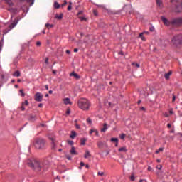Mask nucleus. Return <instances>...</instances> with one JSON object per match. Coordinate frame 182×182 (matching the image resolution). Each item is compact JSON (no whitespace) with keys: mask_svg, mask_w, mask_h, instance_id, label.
<instances>
[{"mask_svg":"<svg viewBox=\"0 0 182 182\" xmlns=\"http://www.w3.org/2000/svg\"><path fill=\"white\" fill-rule=\"evenodd\" d=\"M77 106L79 109H81V110L87 112L90 109V106H92V104H90V101H89L87 99L81 98L77 102Z\"/></svg>","mask_w":182,"mask_h":182,"instance_id":"nucleus-1","label":"nucleus"},{"mask_svg":"<svg viewBox=\"0 0 182 182\" xmlns=\"http://www.w3.org/2000/svg\"><path fill=\"white\" fill-rule=\"evenodd\" d=\"M161 21L162 22H164L166 26H170V25H182L181 17L173 18L171 21H168V20L166 17L161 16Z\"/></svg>","mask_w":182,"mask_h":182,"instance_id":"nucleus-2","label":"nucleus"},{"mask_svg":"<svg viewBox=\"0 0 182 182\" xmlns=\"http://www.w3.org/2000/svg\"><path fill=\"white\" fill-rule=\"evenodd\" d=\"M27 164L30 167H31V168L36 170V171H39V170L43 167V166L41 165V162H39V161H36L35 159L28 160Z\"/></svg>","mask_w":182,"mask_h":182,"instance_id":"nucleus-3","label":"nucleus"},{"mask_svg":"<svg viewBox=\"0 0 182 182\" xmlns=\"http://www.w3.org/2000/svg\"><path fill=\"white\" fill-rule=\"evenodd\" d=\"M46 141L43 138H38L36 140L34 147L38 150H43L46 148Z\"/></svg>","mask_w":182,"mask_h":182,"instance_id":"nucleus-4","label":"nucleus"},{"mask_svg":"<svg viewBox=\"0 0 182 182\" xmlns=\"http://www.w3.org/2000/svg\"><path fill=\"white\" fill-rule=\"evenodd\" d=\"M18 25V20H16V21L11 22V23H7L6 24V28H9L7 30L4 31V35H6L9 31H11V29H14Z\"/></svg>","mask_w":182,"mask_h":182,"instance_id":"nucleus-5","label":"nucleus"},{"mask_svg":"<svg viewBox=\"0 0 182 182\" xmlns=\"http://www.w3.org/2000/svg\"><path fill=\"white\" fill-rule=\"evenodd\" d=\"M182 42V35L178 34L176 35L171 40L173 45H180Z\"/></svg>","mask_w":182,"mask_h":182,"instance_id":"nucleus-6","label":"nucleus"},{"mask_svg":"<svg viewBox=\"0 0 182 182\" xmlns=\"http://www.w3.org/2000/svg\"><path fill=\"white\" fill-rule=\"evenodd\" d=\"M171 12H175L176 14H180V12H182V3L177 6L176 9H171Z\"/></svg>","mask_w":182,"mask_h":182,"instance_id":"nucleus-7","label":"nucleus"},{"mask_svg":"<svg viewBox=\"0 0 182 182\" xmlns=\"http://www.w3.org/2000/svg\"><path fill=\"white\" fill-rule=\"evenodd\" d=\"M43 99V95H42L41 94V92H37L35 95V100H36V102H42Z\"/></svg>","mask_w":182,"mask_h":182,"instance_id":"nucleus-8","label":"nucleus"},{"mask_svg":"<svg viewBox=\"0 0 182 182\" xmlns=\"http://www.w3.org/2000/svg\"><path fill=\"white\" fill-rule=\"evenodd\" d=\"M156 5L160 8V9H163L164 6L163 5V0H156Z\"/></svg>","mask_w":182,"mask_h":182,"instance_id":"nucleus-9","label":"nucleus"},{"mask_svg":"<svg viewBox=\"0 0 182 182\" xmlns=\"http://www.w3.org/2000/svg\"><path fill=\"white\" fill-rule=\"evenodd\" d=\"M64 105H72V101H70V98L67 97L63 100Z\"/></svg>","mask_w":182,"mask_h":182,"instance_id":"nucleus-10","label":"nucleus"},{"mask_svg":"<svg viewBox=\"0 0 182 182\" xmlns=\"http://www.w3.org/2000/svg\"><path fill=\"white\" fill-rule=\"evenodd\" d=\"M70 153L73 156H77V152L76 151V148H75V146H72Z\"/></svg>","mask_w":182,"mask_h":182,"instance_id":"nucleus-11","label":"nucleus"},{"mask_svg":"<svg viewBox=\"0 0 182 182\" xmlns=\"http://www.w3.org/2000/svg\"><path fill=\"white\" fill-rule=\"evenodd\" d=\"M108 129H109V127L107 126V124H104L103 128L101 129V132L105 133L106 130H107Z\"/></svg>","mask_w":182,"mask_h":182,"instance_id":"nucleus-12","label":"nucleus"},{"mask_svg":"<svg viewBox=\"0 0 182 182\" xmlns=\"http://www.w3.org/2000/svg\"><path fill=\"white\" fill-rule=\"evenodd\" d=\"M84 157H85V159H89V157H90V151H89V150L85 151Z\"/></svg>","mask_w":182,"mask_h":182,"instance_id":"nucleus-13","label":"nucleus"},{"mask_svg":"<svg viewBox=\"0 0 182 182\" xmlns=\"http://www.w3.org/2000/svg\"><path fill=\"white\" fill-rule=\"evenodd\" d=\"M70 76H74V77H75V79H80V76L79 75H77V73H75V72H73L70 74Z\"/></svg>","mask_w":182,"mask_h":182,"instance_id":"nucleus-14","label":"nucleus"},{"mask_svg":"<svg viewBox=\"0 0 182 182\" xmlns=\"http://www.w3.org/2000/svg\"><path fill=\"white\" fill-rule=\"evenodd\" d=\"M118 151L119 152H123V153H126V151H127V149H126V146H123L122 148H119L118 149Z\"/></svg>","mask_w":182,"mask_h":182,"instance_id":"nucleus-15","label":"nucleus"},{"mask_svg":"<svg viewBox=\"0 0 182 182\" xmlns=\"http://www.w3.org/2000/svg\"><path fill=\"white\" fill-rule=\"evenodd\" d=\"M171 71H169L168 73H166L164 75L165 79L168 80L170 79V76H171Z\"/></svg>","mask_w":182,"mask_h":182,"instance_id":"nucleus-16","label":"nucleus"},{"mask_svg":"<svg viewBox=\"0 0 182 182\" xmlns=\"http://www.w3.org/2000/svg\"><path fill=\"white\" fill-rule=\"evenodd\" d=\"M54 8L55 9H59L60 8V4H59V3H58V1H55L54 2Z\"/></svg>","mask_w":182,"mask_h":182,"instance_id":"nucleus-17","label":"nucleus"},{"mask_svg":"<svg viewBox=\"0 0 182 182\" xmlns=\"http://www.w3.org/2000/svg\"><path fill=\"white\" fill-rule=\"evenodd\" d=\"M13 76L15 77H19L21 76V73L19 71H16L14 74Z\"/></svg>","mask_w":182,"mask_h":182,"instance_id":"nucleus-18","label":"nucleus"},{"mask_svg":"<svg viewBox=\"0 0 182 182\" xmlns=\"http://www.w3.org/2000/svg\"><path fill=\"white\" fill-rule=\"evenodd\" d=\"M6 4H8V5H9V6H12V5H14V3H12V0H4Z\"/></svg>","mask_w":182,"mask_h":182,"instance_id":"nucleus-19","label":"nucleus"},{"mask_svg":"<svg viewBox=\"0 0 182 182\" xmlns=\"http://www.w3.org/2000/svg\"><path fill=\"white\" fill-rule=\"evenodd\" d=\"M70 137V139H75V137H76V132L75 131H72V133Z\"/></svg>","mask_w":182,"mask_h":182,"instance_id":"nucleus-20","label":"nucleus"},{"mask_svg":"<svg viewBox=\"0 0 182 182\" xmlns=\"http://www.w3.org/2000/svg\"><path fill=\"white\" fill-rule=\"evenodd\" d=\"M129 179L131 180V181H134V180H136V177L134 176V173H132L131 174V176L129 177Z\"/></svg>","mask_w":182,"mask_h":182,"instance_id":"nucleus-21","label":"nucleus"},{"mask_svg":"<svg viewBox=\"0 0 182 182\" xmlns=\"http://www.w3.org/2000/svg\"><path fill=\"white\" fill-rule=\"evenodd\" d=\"M86 139L85 138H82L80 141H81V144L82 146H85V144H86Z\"/></svg>","mask_w":182,"mask_h":182,"instance_id":"nucleus-22","label":"nucleus"},{"mask_svg":"<svg viewBox=\"0 0 182 182\" xmlns=\"http://www.w3.org/2000/svg\"><path fill=\"white\" fill-rule=\"evenodd\" d=\"M111 141L114 143H119V139L117 138H111Z\"/></svg>","mask_w":182,"mask_h":182,"instance_id":"nucleus-23","label":"nucleus"},{"mask_svg":"<svg viewBox=\"0 0 182 182\" xmlns=\"http://www.w3.org/2000/svg\"><path fill=\"white\" fill-rule=\"evenodd\" d=\"M27 2L30 4V6H32L35 4V0H27Z\"/></svg>","mask_w":182,"mask_h":182,"instance_id":"nucleus-24","label":"nucleus"},{"mask_svg":"<svg viewBox=\"0 0 182 182\" xmlns=\"http://www.w3.org/2000/svg\"><path fill=\"white\" fill-rule=\"evenodd\" d=\"M164 150V148H159L158 150L156 151V154H159V153H161V151H163Z\"/></svg>","mask_w":182,"mask_h":182,"instance_id":"nucleus-25","label":"nucleus"},{"mask_svg":"<svg viewBox=\"0 0 182 182\" xmlns=\"http://www.w3.org/2000/svg\"><path fill=\"white\" fill-rule=\"evenodd\" d=\"M55 18L57 19H62L63 18V14H60V15H56Z\"/></svg>","mask_w":182,"mask_h":182,"instance_id":"nucleus-26","label":"nucleus"},{"mask_svg":"<svg viewBox=\"0 0 182 182\" xmlns=\"http://www.w3.org/2000/svg\"><path fill=\"white\" fill-rule=\"evenodd\" d=\"M46 28H53V24H49V23H46Z\"/></svg>","mask_w":182,"mask_h":182,"instance_id":"nucleus-27","label":"nucleus"},{"mask_svg":"<svg viewBox=\"0 0 182 182\" xmlns=\"http://www.w3.org/2000/svg\"><path fill=\"white\" fill-rule=\"evenodd\" d=\"M139 38H141V39H142V41H146V38L144 36H143V33L139 34Z\"/></svg>","mask_w":182,"mask_h":182,"instance_id":"nucleus-28","label":"nucleus"},{"mask_svg":"<svg viewBox=\"0 0 182 182\" xmlns=\"http://www.w3.org/2000/svg\"><path fill=\"white\" fill-rule=\"evenodd\" d=\"M2 45H4V40L0 41V52L2 50Z\"/></svg>","mask_w":182,"mask_h":182,"instance_id":"nucleus-29","label":"nucleus"},{"mask_svg":"<svg viewBox=\"0 0 182 182\" xmlns=\"http://www.w3.org/2000/svg\"><path fill=\"white\" fill-rule=\"evenodd\" d=\"M172 96H173L172 103H174V102H176V99H177V97H176V95H174V94H173Z\"/></svg>","mask_w":182,"mask_h":182,"instance_id":"nucleus-30","label":"nucleus"},{"mask_svg":"<svg viewBox=\"0 0 182 182\" xmlns=\"http://www.w3.org/2000/svg\"><path fill=\"white\" fill-rule=\"evenodd\" d=\"M132 65L134 66H136L137 68H140V64H139V63H132Z\"/></svg>","mask_w":182,"mask_h":182,"instance_id":"nucleus-31","label":"nucleus"},{"mask_svg":"<svg viewBox=\"0 0 182 182\" xmlns=\"http://www.w3.org/2000/svg\"><path fill=\"white\" fill-rule=\"evenodd\" d=\"M98 176H100L101 177H103V176H105V173L102 172V171H99L97 173Z\"/></svg>","mask_w":182,"mask_h":182,"instance_id":"nucleus-32","label":"nucleus"},{"mask_svg":"<svg viewBox=\"0 0 182 182\" xmlns=\"http://www.w3.org/2000/svg\"><path fill=\"white\" fill-rule=\"evenodd\" d=\"M97 146L98 147H102V146H103V143H102V142H97Z\"/></svg>","mask_w":182,"mask_h":182,"instance_id":"nucleus-33","label":"nucleus"},{"mask_svg":"<svg viewBox=\"0 0 182 182\" xmlns=\"http://www.w3.org/2000/svg\"><path fill=\"white\" fill-rule=\"evenodd\" d=\"M20 93L21 94L22 97H25V93L23 90H20Z\"/></svg>","mask_w":182,"mask_h":182,"instance_id":"nucleus-34","label":"nucleus"},{"mask_svg":"<svg viewBox=\"0 0 182 182\" xmlns=\"http://www.w3.org/2000/svg\"><path fill=\"white\" fill-rule=\"evenodd\" d=\"M94 133L95 136H99V132H97L96 129H94Z\"/></svg>","mask_w":182,"mask_h":182,"instance_id":"nucleus-35","label":"nucleus"},{"mask_svg":"<svg viewBox=\"0 0 182 182\" xmlns=\"http://www.w3.org/2000/svg\"><path fill=\"white\" fill-rule=\"evenodd\" d=\"M124 137H126V134H122L120 135V139H124Z\"/></svg>","mask_w":182,"mask_h":182,"instance_id":"nucleus-36","label":"nucleus"},{"mask_svg":"<svg viewBox=\"0 0 182 182\" xmlns=\"http://www.w3.org/2000/svg\"><path fill=\"white\" fill-rule=\"evenodd\" d=\"M68 144H70V146H73V141H68Z\"/></svg>","mask_w":182,"mask_h":182,"instance_id":"nucleus-37","label":"nucleus"},{"mask_svg":"<svg viewBox=\"0 0 182 182\" xmlns=\"http://www.w3.org/2000/svg\"><path fill=\"white\" fill-rule=\"evenodd\" d=\"M23 105H26V106H28V105H29V102L28 100H25Z\"/></svg>","mask_w":182,"mask_h":182,"instance_id":"nucleus-38","label":"nucleus"},{"mask_svg":"<svg viewBox=\"0 0 182 182\" xmlns=\"http://www.w3.org/2000/svg\"><path fill=\"white\" fill-rule=\"evenodd\" d=\"M65 5H68V1H66V0L64 1V3L62 4L61 6H65Z\"/></svg>","mask_w":182,"mask_h":182,"instance_id":"nucleus-39","label":"nucleus"},{"mask_svg":"<svg viewBox=\"0 0 182 182\" xmlns=\"http://www.w3.org/2000/svg\"><path fill=\"white\" fill-rule=\"evenodd\" d=\"M87 123H89L90 124H92V119H87Z\"/></svg>","mask_w":182,"mask_h":182,"instance_id":"nucleus-40","label":"nucleus"},{"mask_svg":"<svg viewBox=\"0 0 182 182\" xmlns=\"http://www.w3.org/2000/svg\"><path fill=\"white\" fill-rule=\"evenodd\" d=\"M68 11H72V5L68 6Z\"/></svg>","mask_w":182,"mask_h":182,"instance_id":"nucleus-41","label":"nucleus"},{"mask_svg":"<svg viewBox=\"0 0 182 182\" xmlns=\"http://www.w3.org/2000/svg\"><path fill=\"white\" fill-rule=\"evenodd\" d=\"M80 21H86V18L85 17H80Z\"/></svg>","mask_w":182,"mask_h":182,"instance_id":"nucleus-42","label":"nucleus"},{"mask_svg":"<svg viewBox=\"0 0 182 182\" xmlns=\"http://www.w3.org/2000/svg\"><path fill=\"white\" fill-rule=\"evenodd\" d=\"M66 159H68V160H71L72 157H70L69 155H66Z\"/></svg>","mask_w":182,"mask_h":182,"instance_id":"nucleus-43","label":"nucleus"},{"mask_svg":"<svg viewBox=\"0 0 182 182\" xmlns=\"http://www.w3.org/2000/svg\"><path fill=\"white\" fill-rule=\"evenodd\" d=\"M164 116H165V117H168L170 116V114H168V113H167V112H165Z\"/></svg>","mask_w":182,"mask_h":182,"instance_id":"nucleus-44","label":"nucleus"},{"mask_svg":"<svg viewBox=\"0 0 182 182\" xmlns=\"http://www.w3.org/2000/svg\"><path fill=\"white\" fill-rule=\"evenodd\" d=\"M80 167H84L85 163L80 162Z\"/></svg>","mask_w":182,"mask_h":182,"instance_id":"nucleus-45","label":"nucleus"},{"mask_svg":"<svg viewBox=\"0 0 182 182\" xmlns=\"http://www.w3.org/2000/svg\"><path fill=\"white\" fill-rule=\"evenodd\" d=\"M92 133H95V129L90 130V134H92Z\"/></svg>","mask_w":182,"mask_h":182,"instance_id":"nucleus-46","label":"nucleus"},{"mask_svg":"<svg viewBox=\"0 0 182 182\" xmlns=\"http://www.w3.org/2000/svg\"><path fill=\"white\" fill-rule=\"evenodd\" d=\"M46 63L48 65L49 63V58H46Z\"/></svg>","mask_w":182,"mask_h":182,"instance_id":"nucleus-47","label":"nucleus"},{"mask_svg":"<svg viewBox=\"0 0 182 182\" xmlns=\"http://www.w3.org/2000/svg\"><path fill=\"white\" fill-rule=\"evenodd\" d=\"M66 113L67 114H70V109H68Z\"/></svg>","mask_w":182,"mask_h":182,"instance_id":"nucleus-48","label":"nucleus"},{"mask_svg":"<svg viewBox=\"0 0 182 182\" xmlns=\"http://www.w3.org/2000/svg\"><path fill=\"white\" fill-rule=\"evenodd\" d=\"M21 110H25V107L23 106V103L22 104V106L21 107Z\"/></svg>","mask_w":182,"mask_h":182,"instance_id":"nucleus-49","label":"nucleus"},{"mask_svg":"<svg viewBox=\"0 0 182 182\" xmlns=\"http://www.w3.org/2000/svg\"><path fill=\"white\" fill-rule=\"evenodd\" d=\"M173 113H174V112H173V109H171L169 110V114H173Z\"/></svg>","mask_w":182,"mask_h":182,"instance_id":"nucleus-50","label":"nucleus"},{"mask_svg":"<svg viewBox=\"0 0 182 182\" xmlns=\"http://www.w3.org/2000/svg\"><path fill=\"white\" fill-rule=\"evenodd\" d=\"M75 127L76 129H80V126H79V124H75Z\"/></svg>","mask_w":182,"mask_h":182,"instance_id":"nucleus-51","label":"nucleus"},{"mask_svg":"<svg viewBox=\"0 0 182 182\" xmlns=\"http://www.w3.org/2000/svg\"><path fill=\"white\" fill-rule=\"evenodd\" d=\"M65 53H66L68 55H70V50H67L65 51Z\"/></svg>","mask_w":182,"mask_h":182,"instance_id":"nucleus-52","label":"nucleus"},{"mask_svg":"<svg viewBox=\"0 0 182 182\" xmlns=\"http://www.w3.org/2000/svg\"><path fill=\"white\" fill-rule=\"evenodd\" d=\"M36 45H37V46H41V41H38V42L36 43Z\"/></svg>","mask_w":182,"mask_h":182,"instance_id":"nucleus-53","label":"nucleus"},{"mask_svg":"<svg viewBox=\"0 0 182 182\" xmlns=\"http://www.w3.org/2000/svg\"><path fill=\"white\" fill-rule=\"evenodd\" d=\"M151 170H152L151 167V166H149V167H148V171H151Z\"/></svg>","mask_w":182,"mask_h":182,"instance_id":"nucleus-54","label":"nucleus"},{"mask_svg":"<svg viewBox=\"0 0 182 182\" xmlns=\"http://www.w3.org/2000/svg\"><path fill=\"white\" fill-rule=\"evenodd\" d=\"M53 75H56V70H53Z\"/></svg>","mask_w":182,"mask_h":182,"instance_id":"nucleus-55","label":"nucleus"},{"mask_svg":"<svg viewBox=\"0 0 182 182\" xmlns=\"http://www.w3.org/2000/svg\"><path fill=\"white\" fill-rule=\"evenodd\" d=\"M46 90H49V86L48 85H46Z\"/></svg>","mask_w":182,"mask_h":182,"instance_id":"nucleus-56","label":"nucleus"},{"mask_svg":"<svg viewBox=\"0 0 182 182\" xmlns=\"http://www.w3.org/2000/svg\"><path fill=\"white\" fill-rule=\"evenodd\" d=\"M78 50H79V49H77V48H75V49H74V52H75V53H76V52H78Z\"/></svg>","mask_w":182,"mask_h":182,"instance_id":"nucleus-57","label":"nucleus"},{"mask_svg":"<svg viewBox=\"0 0 182 182\" xmlns=\"http://www.w3.org/2000/svg\"><path fill=\"white\" fill-rule=\"evenodd\" d=\"M42 106H43V105L42 103L38 105V107H42Z\"/></svg>","mask_w":182,"mask_h":182,"instance_id":"nucleus-58","label":"nucleus"},{"mask_svg":"<svg viewBox=\"0 0 182 182\" xmlns=\"http://www.w3.org/2000/svg\"><path fill=\"white\" fill-rule=\"evenodd\" d=\"M119 55H124L123 51L119 52Z\"/></svg>","mask_w":182,"mask_h":182,"instance_id":"nucleus-59","label":"nucleus"},{"mask_svg":"<svg viewBox=\"0 0 182 182\" xmlns=\"http://www.w3.org/2000/svg\"><path fill=\"white\" fill-rule=\"evenodd\" d=\"M141 110H146V108L144 107H141Z\"/></svg>","mask_w":182,"mask_h":182,"instance_id":"nucleus-60","label":"nucleus"},{"mask_svg":"<svg viewBox=\"0 0 182 182\" xmlns=\"http://www.w3.org/2000/svg\"><path fill=\"white\" fill-rule=\"evenodd\" d=\"M168 129H170V127H171V124H168Z\"/></svg>","mask_w":182,"mask_h":182,"instance_id":"nucleus-61","label":"nucleus"},{"mask_svg":"<svg viewBox=\"0 0 182 182\" xmlns=\"http://www.w3.org/2000/svg\"><path fill=\"white\" fill-rule=\"evenodd\" d=\"M143 181H146V180H144V179H141V180L139 181V182H143Z\"/></svg>","mask_w":182,"mask_h":182,"instance_id":"nucleus-62","label":"nucleus"},{"mask_svg":"<svg viewBox=\"0 0 182 182\" xmlns=\"http://www.w3.org/2000/svg\"><path fill=\"white\" fill-rule=\"evenodd\" d=\"M94 15L97 16V13L96 12V11H94Z\"/></svg>","mask_w":182,"mask_h":182,"instance_id":"nucleus-63","label":"nucleus"},{"mask_svg":"<svg viewBox=\"0 0 182 182\" xmlns=\"http://www.w3.org/2000/svg\"><path fill=\"white\" fill-rule=\"evenodd\" d=\"M86 168H89V165H85Z\"/></svg>","mask_w":182,"mask_h":182,"instance_id":"nucleus-64","label":"nucleus"}]
</instances>
